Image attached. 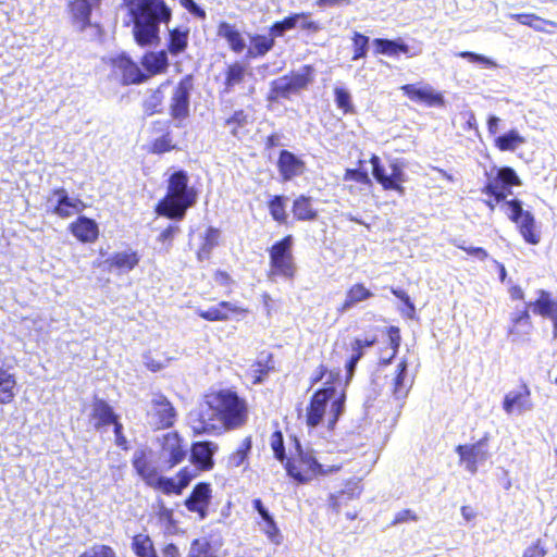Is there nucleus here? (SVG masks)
<instances>
[{
  "label": "nucleus",
  "instance_id": "603ef678",
  "mask_svg": "<svg viewBox=\"0 0 557 557\" xmlns=\"http://www.w3.org/2000/svg\"><path fill=\"white\" fill-rule=\"evenodd\" d=\"M79 557H116L114 549L108 545L96 544L85 550Z\"/></svg>",
  "mask_w": 557,
  "mask_h": 557
},
{
  "label": "nucleus",
  "instance_id": "680f3d73",
  "mask_svg": "<svg viewBox=\"0 0 557 557\" xmlns=\"http://www.w3.org/2000/svg\"><path fill=\"white\" fill-rule=\"evenodd\" d=\"M178 232H180L178 226L170 225L160 233L158 240L161 242L162 244H166V250H169L172 239Z\"/></svg>",
  "mask_w": 557,
  "mask_h": 557
},
{
  "label": "nucleus",
  "instance_id": "9b49d317",
  "mask_svg": "<svg viewBox=\"0 0 557 557\" xmlns=\"http://www.w3.org/2000/svg\"><path fill=\"white\" fill-rule=\"evenodd\" d=\"M160 459L171 469L181 463L187 456L188 444L177 432H169L160 438Z\"/></svg>",
  "mask_w": 557,
  "mask_h": 557
},
{
  "label": "nucleus",
  "instance_id": "774afa93",
  "mask_svg": "<svg viewBox=\"0 0 557 557\" xmlns=\"http://www.w3.org/2000/svg\"><path fill=\"white\" fill-rule=\"evenodd\" d=\"M545 554V549L541 546L540 541H537L524 550L523 557H544Z\"/></svg>",
  "mask_w": 557,
  "mask_h": 557
},
{
  "label": "nucleus",
  "instance_id": "393cba45",
  "mask_svg": "<svg viewBox=\"0 0 557 557\" xmlns=\"http://www.w3.org/2000/svg\"><path fill=\"white\" fill-rule=\"evenodd\" d=\"M152 407L154 414L158 417L157 424L161 428H169L175 421V410L171 403L161 394L153 395Z\"/></svg>",
  "mask_w": 557,
  "mask_h": 557
},
{
  "label": "nucleus",
  "instance_id": "2eb2a0df",
  "mask_svg": "<svg viewBox=\"0 0 557 557\" xmlns=\"http://www.w3.org/2000/svg\"><path fill=\"white\" fill-rule=\"evenodd\" d=\"M247 312L245 308L237 306L234 302L221 301L215 306L207 309L198 308L196 313L210 322L227 321L232 315H243Z\"/></svg>",
  "mask_w": 557,
  "mask_h": 557
},
{
  "label": "nucleus",
  "instance_id": "b1692460",
  "mask_svg": "<svg viewBox=\"0 0 557 557\" xmlns=\"http://www.w3.org/2000/svg\"><path fill=\"white\" fill-rule=\"evenodd\" d=\"M113 66L122 72L123 79L126 84H139L147 78L139 66L125 54L115 58L113 60Z\"/></svg>",
  "mask_w": 557,
  "mask_h": 557
},
{
  "label": "nucleus",
  "instance_id": "a878e982",
  "mask_svg": "<svg viewBox=\"0 0 557 557\" xmlns=\"http://www.w3.org/2000/svg\"><path fill=\"white\" fill-rule=\"evenodd\" d=\"M72 234L83 243H92L98 238L99 230L98 224L87 218L79 216L71 224Z\"/></svg>",
  "mask_w": 557,
  "mask_h": 557
},
{
  "label": "nucleus",
  "instance_id": "79ce46f5",
  "mask_svg": "<svg viewBox=\"0 0 557 557\" xmlns=\"http://www.w3.org/2000/svg\"><path fill=\"white\" fill-rule=\"evenodd\" d=\"M246 73V67L239 62H235L227 67L225 76V92H230L232 88L242 83Z\"/></svg>",
  "mask_w": 557,
  "mask_h": 557
},
{
  "label": "nucleus",
  "instance_id": "e433bc0d",
  "mask_svg": "<svg viewBox=\"0 0 557 557\" xmlns=\"http://www.w3.org/2000/svg\"><path fill=\"white\" fill-rule=\"evenodd\" d=\"M293 213L299 221H313L318 216V211L312 207L311 198L304 195L294 200Z\"/></svg>",
  "mask_w": 557,
  "mask_h": 557
},
{
  "label": "nucleus",
  "instance_id": "6e6552de",
  "mask_svg": "<svg viewBox=\"0 0 557 557\" xmlns=\"http://www.w3.org/2000/svg\"><path fill=\"white\" fill-rule=\"evenodd\" d=\"M520 184V178L515 170L509 166H505L496 170L495 174H488L487 183L483 193L493 196L496 202H500L511 194V186H518Z\"/></svg>",
  "mask_w": 557,
  "mask_h": 557
},
{
  "label": "nucleus",
  "instance_id": "052dcab7",
  "mask_svg": "<svg viewBox=\"0 0 557 557\" xmlns=\"http://www.w3.org/2000/svg\"><path fill=\"white\" fill-rule=\"evenodd\" d=\"M162 94H161V90L160 89H157L156 91H153L150 97L145 101V110L146 112H148L149 114H153L154 112L158 111V107L161 104L162 102Z\"/></svg>",
  "mask_w": 557,
  "mask_h": 557
},
{
  "label": "nucleus",
  "instance_id": "6e6d98bb",
  "mask_svg": "<svg viewBox=\"0 0 557 557\" xmlns=\"http://www.w3.org/2000/svg\"><path fill=\"white\" fill-rule=\"evenodd\" d=\"M271 447L274 453V456L280 461H283L285 458V448L283 435L281 432L276 431L271 436Z\"/></svg>",
  "mask_w": 557,
  "mask_h": 557
},
{
  "label": "nucleus",
  "instance_id": "bf43d9fd",
  "mask_svg": "<svg viewBox=\"0 0 557 557\" xmlns=\"http://www.w3.org/2000/svg\"><path fill=\"white\" fill-rule=\"evenodd\" d=\"M344 181H355L359 184L369 185L371 180L366 171L347 169L344 175Z\"/></svg>",
  "mask_w": 557,
  "mask_h": 557
},
{
  "label": "nucleus",
  "instance_id": "6ab92c4d",
  "mask_svg": "<svg viewBox=\"0 0 557 557\" xmlns=\"http://www.w3.org/2000/svg\"><path fill=\"white\" fill-rule=\"evenodd\" d=\"M405 96L416 102H424L429 106L442 104L443 97L430 85L408 84L401 87Z\"/></svg>",
  "mask_w": 557,
  "mask_h": 557
},
{
  "label": "nucleus",
  "instance_id": "c756f323",
  "mask_svg": "<svg viewBox=\"0 0 557 557\" xmlns=\"http://www.w3.org/2000/svg\"><path fill=\"white\" fill-rule=\"evenodd\" d=\"M98 5L99 4L91 3L87 0H75L71 2L70 9L74 23L77 24L81 29H85L90 24L92 9Z\"/></svg>",
  "mask_w": 557,
  "mask_h": 557
},
{
  "label": "nucleus",
  "instance_id": "aec40b11",
  "mask_svg": "<svg viewBox=\"0 0 557 557\" xmlns=\"http://www.w3.org/2000/svg\"><path fill=\"white\" fill-rule=\"evenodd\" d=\"M372 45L376 54L387 57H396L398 53H404L411 58L420 53V50H413L400 38L395 40L376 38L372 41Z\"/></svg>",
  "mask_w": 557,
  "mask_h": 557
},
{
  "label": "nucleus",
  "instance_id": "864d4df0",
  "mask_svg": "<svg viewBox=\"0 0 557 557\" xmlns=\"http://www.w3.org/2000/svg\"><path fill=\"white\" fill-rule=\"evenodd\" d=\"M370 162L372 164V174L373 177L383 186L385 189L386 181H387V171L386 169L381 164V160L377 156L373 154L370 159Z\"/></svg>",
  "mask_w": 557,
  "mask_h": 557
},
{
  "label": "nucleus",
  "instance_id": "cd10ccee",
  "mask_svg": "<svg viewBox=\"0 0 557 557\" xmlns=\"http://www.w3.org/2000/svg\"><path fill=\"white\" fill-rule=\"evenodd\" d=\"M393 395L396 399H404L412 385V380L408 376L407 362L401 361L397 364L393 377Z\"/></svg>",
  "mask_w": 557,
  "mask_h": 557
},
{
  "label": "nucleus",
  "instance_id": "69168bd1",
  "mask_svg": "<svg viewBox=\"0 0 557 557\" xmlns=\"http://www.w3.org/2000/svg\"><path fill=\"white\" fill-rule=\"evenodd\" d=\"M392 293L405 304V306L408 309L407 315L411 318L413 315L416 309H414V306L411 302L408 294L401 289H395V288H392Z\"/></svg>",
  "mask_w": 557,
  "mask_h": 557
},
{
  "label": "nucleus",
  "instance_id": "c85d7f7f",
  "mask_svg": "<svg viewBox=\"0 0 557 557\" xmlns=\"http://www.w3.org/2000/svg\"><path fill=\"white\" fill-rule=\"evenodd\" d=\"M218 35L224 38L230 48L236 53L243 52L246 48L244 37L238 29L230 23L221 22L218 26Z\"/></svg>",
  "mask_w": 557,
  "mask_h": 557
},
{
  "label": "nucleus",
  "instance_id": "20e7f679",
  "mask_svg": "<svg viewBox=\"0 0 557 557\" xmlns=\"http://www.w3.org/2000/svg\"><path fill=\"white\" fill-rule=\"evenodd\" d=\"M334 387H326L317 391L311 397L307 408V424L311 428L319 425L326 417L329 428H333L344 411L345 395L342 393L336 397Z\"/></svg>",
  "mask_w": 557,
  "mask_h": 557
},
{
  "label": "nucleus",
  "instance_id": "bb28decb",
  "mask_svg": "<svg viewBox=\"0 0 557 557\" xmlns=\"http://www.w3.org/2000/svg\"><path fill=\"white\" fill-rule=\"evenodd\" d=\"M139 262V257L135 251L125 250L114 253L111 258L106 260L110 270H117L119 273H128Z\"/></svg>",
  "mask_w": 557,
  "mask_h": 557
},
{
  "label": "nucleus",
  "instance_id": "de8ad7c7",
  "mask_svg": "<svg viewBox=\"0 0 557 557\" xmlns=\"http://www.w3.org/2000/svg\"><path fill=\"white\" fill-rule=\"evenodd\" d=\"M188 557H216L211 544L205 539L193 541Z\"/></svg>",
  "mask_w": 557,
  "mask_h": 557
},
{
  "label": "nucleus",
  "instance_id": "5fc2aeb1",
  "mask_svg": "<svg viewBox=\"0 0 557 557\" xmlns=\"http://www.w3.org/2000/svg\"><path fill=\"white\" fill-rule=\"evenodd\" d=\"M363 354H364V350L357 349L356 343L352 342L351 343V355L346 363V371H347L348 379H351V376L354 375L357 363L362 358Z\"/></svg>",
  "mask_w": 557,
  "mask_h": 557
},
{
  "label": "nucleus",
  "instance_id": "2f4dec72",
  "mask_svg": "<svg viewBox=\"0 0 557 557\" xmlns=\"http://www.w3.org/2000/svg\"><path fill=\"white\" fill-rule=\"evenodd\" d=\"M388 169L389 172L387 173L385 189L396 190L399 194H404L405 189L401 184L407 181L404 172V164L397 159H394L389 162Z\"/></svg>",
  "mask_w": 557,
  "mask_h": 557
},
{
  "label": "nucleus",
  "instance_id": "412c9836",
  "mask_svg": "<svg viewBox=\"0 0 557 557\" xmlns=\"http://www.w3.org/2000/svg\"><path fill=\"white\" fill-rule=\"evenodd\" d=\"M278 172L287 182L304 173L305 162L288 150H282L277 160Z\"/></svg>",
  "mask_w": 557,
  "mask_h": 557
},
{
  "label": "nucleus",
  "instance_id": "f8f14e48",
  "mask_svg": "<svg viewBox=\"0 0 557 557\" xmlns=\"http://www.w3.org/2000/svg\"><path fill=\"white\" fill-rule=\"evenodd\" d=\"M194 89L191 75L184 76L175 86L170 103L171 115L175 120L186 119L189 114V99Z\"/></svg>",
  "mask_w": 557,
  "mask_h": 557
},
{
  "label": "nucleus",
  "instance_id": "4c0bfd02",
  "mask_svg": "<svg viewBox=\"0 0 557 557\" xmlns=\"http://www.w3.org/2000/svg\"><path fill=\"white\" fill-rule=\"evenodd\" d=\"M219 239L220 231L214 227H208L197 251V258L199 261L208 260L210 258L212 250L219 245Z\"/></svg>",
  "mask_w": 557,
  "mask_h": 557
},
{
  "label": "nucleus",
  "instance_id": "37998d69",
  "mask_svg": "<svg viewBox=\"0 0 557 557\" xmlns=\"http://www.w3.org/2000/svg\"><path fill=\"white\" fill-rule=\"evenodd\" d=\"M251 449V440L246 437L238 448L228 457L227 466L231 468H238L245 463L248 454Z\"/></svg>",
  "mask_w": 557,
  "mask_h": 557
},
{
  "label": "nucleus",
  "instance_id": "0eeeda50",
  "mask_svg": "<svg viewBox=\"0 0 557 557\" xmlns=\"http://www.w3.org/2000/svg\"><path fill=\"white\" fill-rule=\"evenodd\" d=\"M456 453L459 456V463L463 469L475 474L480 466L485 463L491 453L488 450V434H485L482 438L473 444L458 445Z\"/></svg>",
  "mask_w": 557,
  "mask_h": 557
},
{
  "label": "nucleus",
  "instance_id": "09e8293b",
  "mask_svg": "<svg viewBox=\"0 0 557 557\" xmlns=\"http://www.w3.org/2000/svg\"><path fill=\"white\" fill-rule=\"evenodd\" d=\"M258 525L272 544L280 545L283 542V535L274 519L264 522H258Z\"/></svg>",
  "mask_w": 557,
  "mask_h": 557
},
{
  "label": "nucleus",
  "instance_id": "f3484780",
  "mask_svg": "<svg viewBox=\"0 0 557 557\" xmlns=\"http://www.w3.org/2000/svg\"><path fill=\"white\" fill-rule=\"evenodd\" d=\"M211 499L210 484L201 482L198 483L189 497L185 500L186 508L191 512H197L200 519L207 517V509Z\"/></svg>",
  "mask_w": 557,
  "mask_h": 557
},
{
  "label": "nucleus",
  "instance_id": "4d7b16f0",
  "mask_svg": "<svg viewBox=\"0 0 557 557\" xmlns=\"http://www.w3.org/2000/svg\"><path fill=\"white\" fill-rule=\"evenodd\" d=\"M458 57H460L462 59H467L472 63H480L484 67H495L496 66V63L493 60H491L482 54L474 53V52L462 51V52L458 53Z\"/></svg>",
  "mask_w": 557,
  "mask_h": 557
},
{
  "label": "nucleus",
  "instance_id": "a211bd4d",
  "mask_svg": "<svg viewBox=\"0 0 557 557\" xmlns=\"http://www.w3.org/2000/svg\"><path fill=\"white\" fill-rule=\"evenodd\" d=\"M218 445L213 442H197L190 447V461L199 470H211L214 466L213 456Z\"/></svg>",
  "mask_w": 557,
  "mask_h": 557
},
{
  "label": "nucleus",
  "instance_id": "c9c22d12",
  "mask_svg": "<svg viewBox=\"0 0 557 557\" xmlns=\"http://www.w3.org/2000/svg\"><path fill=\"white\" fill-rule=\"evenodd\" d=\"M525 138L512 128L503 135L495 137L494 145L500 151H515L518 147L525 144Z\"/></svg>",
  "mask_w": 557,
  "mask_h": 557
},
{
  "label": "nucleus",
  "instance_id": "ea45409f",
  "mask_svg": "<svg viewBox=\"0 0 557 557\" xmlns=\"http://www.w3.org/2000/svg\"><path fill=\"white\" fill-rule=\"evenodd\" d=\"M16 381L13 374L0 369V404H10L15 397Z\"/></svg>",
  "mask_w": 557,
  "mask_h": 557
},
{
  "label": "nucleus",
  "instance_id": "a19ab883",
  "mask_svg": "<svg viewBox=\"0 0 557 557\" xmlns=\"http://www.w3.org/2000/svg\"><path fill=\"white\" fill-rule=\"evenodd\" d=\"M132 548L137 557H158L151 539L146 534L135 535Z\"/></svg>",
  "mask_w": 557,
  "mask_h": 557
},
{
  "label": "nucleus",
  "instance_id": "473e14b6",
  "mask_svg": "<svg viewBox=\"0 0 557 557\" xmlns=\"http://www.w3.org/2000/svg\"><path fill=\"white\" fill-rule=\"evenodd\" d=\"M361 492L362 488L359 482H348L343 491L331 495L330 506L338 512L346 500L358 498Z\"/></svg>",
  "mask_w": 557,
  "mask_h": 557
},
{
  "label": "nucleus",
  "instance_id": "e2e57ef3",
  "mask_svg": "<svg viewBox=\"0 0 557 557\" xmlns=\"http://www.w3.org/2000/svg\"><path fill=\"white\" fill-rule=\"evenodd\" d=\"M180 3L193 15L205 20L206 12L194 0H180Z\"/></svg>",
  "mask_w": 557,
  "mask_h": 557
},
{
  "label": "nucleus",
  "instance_id": "49530a36",
  "mask_svg": "<svg viewBox=\"0 0 557 557\" xmlns=\"http://www.w3.org/2000/svg\"><path fill=\"white\" fill-rule=\"evenodd\" d=\"M351 40L354 50L351 60L357 61L359 59L366 58L370 38L361 33L354 32Z\"/></svg>",
  "mask_w": 557,
  "mask_h": 557
},
{
  "label": "nucleus",
  "instance_id": "72a5a7b5",
  "mask_svg": "<svg viewBox=\"0 0 557 557\" xmlns=\"http://www.w3.org/2000/svg\"><path fill=\"white\" fill-rule=\"evenodd\" d=\"M143 66L149 75H156L166 70L168 54L165 51L146 53L141 61Z\"/></svg>",
  "mask_w": 557,
  "mask_h": 557
},
{
  "label": "nucleus",
  "instance_id": "39448f33",
  "mask_svg": "<svg viewBox=\"0 0 557 557\" xmlns=\"http://www.w3.org/2000/svg\"><path fill=\"white\" fill-rule=\"evenodd\" d=\"M297 455L286 462V471L289 476L299 483H306L317 475H324L336 472L339 466H325L320 463L313 451L309 448L304 449L299 442H296Z\"/></svg>",
  "mask_w": 557,
  "mask_h": 557
},
{
  "label": "nucleus",
  "instance_id": "4be33fe9",
  "mask_svg": "<svg viewBox=\"0 0 557 557\" xmlns=\"http://www.w3.org/2000/svg\"><path fill=\"white\" fill-rule=\"evenodd\" d=\"M529 307L534 313L552 319L554 336L557 337V299L552 298L549 293L540 290V297L534 302H530Z\"/></svg>",
  "mask_w": 557,
  "mask_h": 557
},
{
  "label": "nucleus",
  "instance_id": "9d476101",
  "mask_svg": "<svg viewBox=\"0 0 557 557\" xmlns=\"http://www.w3.org/2000/svg\"><path fill=\"white\" fill-rule=\"evenodd\" d=\"M46 207L60 218H69L82 212L85 203L76 197H70L64 188H55L48 196Z\"/></svg>",
  "mask_w": 557,
  "mask_h": 557
},
{
  "label": "nucleus",
  "instance_id": "1a4fd4ad",
  "mask_svg": "<svg viewBox=\"0 0 557 557\" xmlns=\"http://www.w3.org/2000/svg\"><path fill=\"white\" fill-rule=\"evenodd\" d=\"M503 208L507 216L518 225L524 240L532 245L539 244L540 235L534 231V216L522 209L521 201L517 199L505 201Z\"/></svg>",
  "mask_w": 557,
  "mask_h": 557
},
{
  "label": "nucleus",
  "instance_id": "0e129e2a",
  "mask_svg": "<svg viewBox=\"0 0 557 557\" xmlns=\"http://www.w3.org/2000/svg\"><path fill=\"white\" fill-rule=\"evenodd\" d=\"M511 320H512V323H513V327L510 330V334H515L516 333V329L519 325H525L528 329L531 327V325H530V315H529V312H528L527 309L521 311L520 313L515 314L511 318Z\"/></svg>",
  "mask_w": 557,
  "mask_h": 557
},
{
  "label": "nucleus",
  "instance_id": "58836bf2",
  "mask_svg": "<svg viewBox=\"0 0 557 557\" xmlns=\"http://www.w3.org/2000/svg\"><path fill=\"white\" fill-rule=\"evenodd\" d=\"M307 17L306 13H294L282 21H277L270 27V35L275 40L276 37H282L286 32L294 29L300 20Z\"/></svg>",
  "mask_w": 557,
  "mask_h": 557
},
{
  "label": "nucleus",
  "instance_id": "7ed1b4c3",
  "mask_svg": "<svg viewBox=\"0 0 557 557\" xmlns=\"http://www.w3.org/2000/svg\"><path fill=\"white\" fill-rule=\"evenodd\" d=\"M196 191L188 187V176L185 171L174 172L169 180L168 193L159 201L157 213L172 220H182L188 208L196 202Z\"/></svg>",
  "mask_w": 557,
  "mask_h": 557
},
{
  "label": "nucleus",
  "instance_id": "a18cd8bd",
  "mask_svg": "<svg viewBox=\"0 0 557 557\" xmlns=\"http://www.w3.org/2000/svg\"><path fill=\"white\" fill-rule=\"evenodd\" d=\"M149 486L160 490L164 494H181L182 488L173 478H165L157 474L154 480L151 481Z\"/></svg>",
  "mask_w": 557,
  "mask_h": 557
},
{
  "label": "nucleus",
  "instance_id": "c03bdc74",
  "mask_svg": "<svg viewBox=\"0 0 557 557\" xmlns=\"http://www.w3.org/2000/svg\"><path fill=\"white\" fill-rule=\"evenodd\" d=\"M286 200L284 196H274L269 202L270 214L278 223H285L287 220Z\"/></svg>",
  "mask_w": 557,
  "mask_h": 557
},
{
  "label": "nucleus",
  "instance_id": "f704fd0d",
  "mask_svg": "<svg viewBox=\"0 0 557 557\" xmlns=\"http://www.w3.org/2000/svg\"><path fill=\"white\" fill-rule=\"evenodd\" d=\"M274 45L275 40L270 34L269 36L252 35L250 36V47L247 51V55L249 58L263 57L273 49Z\"/></svg>",
  "mask_w": 557,
  "mask_h": 557
},
{
  "label": "nucleus",
  "instance_id": "dca6fc26",
  "mask_svg": "<svg viewBox=\"0 0 557 557\" xmlns=\"http://www.w3.org/2000/svg\"><path fill=\"white\" fill-rule=\"evenodd\" d=\"M92 419L96 420V426L114 425V433L117 445H122L125 438L121 435L122 424L116 420L113 409L103 400H97L92 407Z\"/></svg>",
  "mask_w": 557,
  "mask_h": 557
},
{
  "label": "nucleus",
  "instance_id": "13d9d810",
  "mask_svg": "<svg viewBox=\"0 0 557 557\" xmlns=\"http://www.w3.org/2000/svg\"><path fill=\"white\" fill-rule=\"evenodd\" d=\"M174 148L175 145L172 144V139L169 134H165L157 138L152 144V152L154 153H163L166 151H171Z\"/></svg>",
  "mask_w": 557,
  "mask_h": 557
},
{
  "label": "nucleus",
  "instance_id": "7c9ffc66",
  "mask_svg": "<svg viewBox=\"0 0 557 557\" xmlns=\"http://www.w3.org/2000/svg\"><path fill=\"white\" fill-rule=\"evenodd\" d=\"M373 296V293L363 284H354L346 293V298L342 306L337 309L344 313L355 307L357 304L364 301Z\"/></svg>",
  "mask_w": 557,
  "mask_h": 557
},
{
  "label": "nucleus",
  "instance_id": "ddd939ff",
  "mask_svg": "<svg viewBox=\"0 0 557 557\" xmlns=\"http://www.w3.org/2000/svg\"><path fill=\"white\" fill-rule=\"evenodd\" d=\"M503 409L507 414H524L533 409L531 392L527 385L509 391L503 401Z\"/></svg>",
  "mask_w": 557,
  "mask_h": 557
},
{
  "label": "nucleus",
  "instance_id": "5701e85b",
  "mask_svg": "<svg viewBox=\"0 0 557 557\" xmlns=\"http://www.w3.org/2000/svg\"><path fill=\"white\" fill-rule=\"evenodd\" d=\"M132 463L137 474L149 485L158 474L157 467L150 460L146 449L135 450Z\"/></svg>",
  "mask_w": 557,
  "mask_h": 557
},
{
  "label": "nucleus",
  "instance_id": "3c124183",
  "mask_svg": "<svg viewBox=\"0 0 557 557\" xmlns=\"http://www.w3.org/2000/svg\"><path fill=\"white\" fill-rule=\"evenodd\" d=\"M334 95L338 109L343 110L344 113L352 111L351 96L347 89L343 87H336L334 89Z\"/></svg>",
  "mask_w": 557,
  "mask_h": 557
},
{
  "label": "nucleus",
  "instance_id": "338daca9",
  "mask_svg": "<svg viewBox=\"0 0 557 557\" xmlns=\"http://www.w3.org/2000/svg\"><path fill=\"white\" fill-rule=\"evenodd\" d=\"M195 475V472L188 468H184L177 473V483L182 491L190 483Z\"/></svg>",
  "mask_w": 557,
  "mask_h": 557
},
{
  "label": "nucleus",
  "instance_id": "f03ea898",
  "mask_svg": "<svg viewBox=\"0 0 557 557\" xmlns=\"http://www.w3.org/2000/svg\"><path fill=\"white\" fill-rule=\"evenodd\" d=\"M129 13L134 23V37L140 46L158 39L160 24L171 18V10L164 0H131Z\"/></svg>",
  "mask_w": 557,
  "mask_h": 557
},
{
  "label": "nucleus",
  "instance_id": "f257e3e1",
  "mask_svg": "<svg viewBox=\"0 0 557 557\" xmlns=\"http://www.w3.org/2000/svg\"><path fill=\"white\" fill-rule=\"evenodd\" d=\"M247 418L246 401L236 392L221 389L208 395L205 406L189 413L188 423L196 434H211L240 428Z\"/></svg>",
  "mask_w": 557,
  "mask_h": 557
},
{
  "label": "nucleus",
  "instance_id": "8fccbe9b",
  "mask_svg": "<svg viewBox=\"0 0 557 557\" xmlns=\"http://www.w3.org/2000/svg\"><path fill=\"white\" fill-rule=\"evenodd\" d=\"M186 46H187V34L186 33H183V32H180L176 29L170 33V42L168 46L170 53L178 54L185 50Z\"/></svg>",
  "mask_w": 557,
  "mask_h": 557
},
{
  "label": "nucleus",
  "instance_id": "423d86ee",
  "mask_svg": "<svg viewBox=\"0 0 557 557\" xmlns=\"http://www.w3.org/2000/svg\"><path fill=\"white\" fill-rule=\"evenodd\" d=\"M294 238L287 235L280 242H276L270 249V277L282 276L292 278L296 272V265L292 253Z\"/></svg>",
  "mask_w": 557,
  "mask_h": 557
},
{
  "label": "nucleus",
  "instance_id": "4468645a",
  "mask_svg": "<svg viewBox=\"0 0 557 557\" xmlns=\"http://www.w3.org/2000/svg\"><path fill=\"white\" fill-rule=\"evenodd\" d=\"M309 83L307 74L295 73L289 76H282L271 84L273 97L287 98L289 95L304 89Z\"/></svg>",
  "mask_w": 557,
  "mask_h": 557
}]
</instances>
